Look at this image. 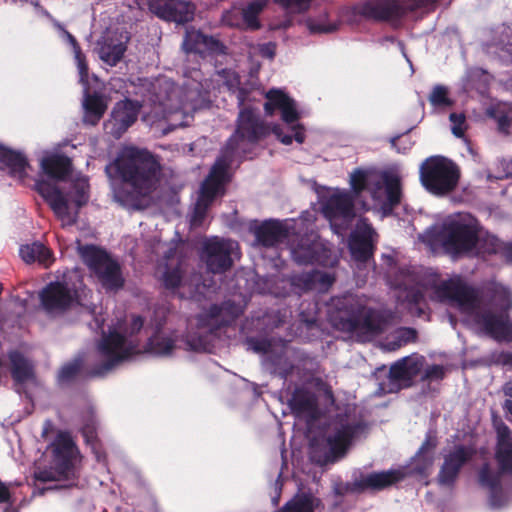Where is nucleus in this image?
Returning a JSON list of instances; mask_svg holds the SVG:
<instances>
[{"label": "nucleus", "instance_id": "nucleus-32", "mask_svg": "<svg viewBox=\"0 0 512 512\" xmlns=\"http://www.w3.org/2000/svg\"><path fill=\"white\" fill-rule=\"evenodd\" d=\"M9 358L16 390L20 393L22 386L35 382L33 365L19 352H11Z\"/></svg>", "mask_w": 512, "mask_h": 512}, {"label": "nucleus", "instance_id": "nucleus-50", "mask_svg": "<svg viewBox=\"0 0 512 512\" xmlns=\"http://www.w3.org/2000/svg\"><path fill=\"white\" fill-rule=\"evenodd\" d=\"M416 334L413 329L401 328L396 332V338L398 339L397 347L402 346L412 340H414Z\"/></svg>", "mask_w": 512, "mask_h": 512}, {"label": "nucleus", "instance_id": "nucleus-3", "mask_svg": "<svg viewBox=\"0 0 512 512\" xmlns=\"http://www.w3.org/2000/svg\"><path fill=\"white\" fill-rule=\"evenodd\" d=\"M419 239L433 252L453 258L504 253L505 245L497 237L482 230L469 213H455L435 224Z\"/></svg>", "mask_w": 512, "mask_h": 512}, {"label": "nucleus", "instance_id": "nucleus-13", "mask_svg": "<svg viewBox=\"0 0 512 512\" xmlns=\"http://www.w3.org/2000/svg\"><path fill=\"white\" fill-rule=\"evenodd\" d=\"M78 252L104 289L116 291L122 288L124 278L121 268L105 251L95 246H81L78 243Z\"/></svg>", "mask_w": 512, "mask_h": 512}, {"label": "nucleus", "instance_id": "nucleus-52", "mask_svg": "<svg viewBox=\"0 0 512 512\" xmlns=\"http://www.w3.org/2000/svg\"><path fill=\"white\" fill-rule=\"evenodd\" d=\"M82 433H83V436L86 439L87 443H90L92 445V449L94 451H96V446L94 443V440H95L94 428L92 426L87 425L86 427L83 428ZM95 453H96L97 459L100 460L101 456L98 454V452H95Z\"/></svg>", "mask_w": 512, "mask_h": 512}, {"label": "nucleus", "instance_id": "nucleus-38", "mask_svg": "<svg viewBox=\"0 0 512 512\" xmlns=\"http://www.w3.org/2000/svg\"><path fill=\"white\" fill-rule=\"evenodd\" d=\"M334 282V277L321 271L307 272L293 278V285L302 290H327Z\"/></svg>", "mask_w": 512, "mask_h": 512}, {"label": "nucleus", "instance_id": "nucleus-58", "mask_svg": "<svg viewBox=\"0 0 512 512\" xmlns=\"http://www.w3.org/2000/svg\"><path fill=\"white\" fill-rule=\"evenodd\" d=\"M503 392H504L505 396L512 398V382H507L503 386Z\"/></svg>", "mask_w": 512, "mask_h": 512}, {"label": "nucleus", "instance_id": "nucleus-27", "mask_svg": "<svg viewBox=\"0 0 512 512\" xmlns=\"http://www.w3.org/2000/svg\"><path fill=\"white\" fill-rule=\"evenodd\" d=\"M375 232L365 221L360 220L349 240L352 258L357 262H367L373 251Z\"/></svg>", "mask_w": 512, "mask_h": 512}, {"label": "nucleus", "instance_id": "nucleus-19", "mask_svg": "<svg viewBox=\"0 0 512 512\" xmlns=\"http://www.w3.org/2000/svg\"><path fill=\"white\" fill-rule=\"evenodd\" d=\"M226 313V307L214 306L209 314L200 315L197 319L199 335L192 333L187 335L186 343L188 347L194 351H210L216 328L227 322Z\"/></svg>", "mask_w": 512, "mask_h": 512}, {"label": "nucleus", "instance_id": "nucleus-9", "mask_svg": "<svg viewBox=\"0 0 512 512\" xmlns=\"http://www.w3.org/2000/svg\"><path fill=\"white\" fill-rule=\"evenodd\" d=\"M458 167L442 156H431L420 166V180L423 186L434 195L452 192L459 181Z\"/></svg>", "mask_w": 512, "mask_h": 512}, {"label": "nucleus", "instance_id": "nucleus-10", "mask_svg": "<svg viewBox=\"0 0 512 512\" xmlns=\"http://www.w3.org/2000/svg\"><path fill=\"white\" fill-rule=\"evenodd\" d=\"M265 96L267 99L264 105L266 113L272 115L275 110H279L283 122L290 125V130L294 134L293 137L284 134L279 126H275L273 133L276 135L277 139L285 145H290L293 138L298 143H303L305 139L304 128L300 124H294L300 118V112L296 102L281 89H271Z\"/></svg>", "mask_w": 512, "mask_h": 512}, {"label": "nucleus", "instance_id": "nucleus-18", "mask_svg": "<svg viewBox=\"0 0 512 512\" xmlns=\"http://www.w3.org/2000/svg\"><path fill=\"white\" fill-rule=\"evenodd\" d=\"M238 243L230 239L212 238L204 244L203 258L212 273H222L229 269L233 259L238 257Z\"/></svg>", "mask_w": 512, "mask_h": 512}, {"label": "nucleus", "instance_id": "nucleus-21", "mask_svg": "<svg viewBox=\"0 0 512 512\" xmlns=\"http://www.w3.org/2000/svg\"><path fill=\"white\" fill-rule=\"evenodd\" d=\"M352 197L346 191L334 190L323 205V213L329 220L331 228L337 234H342L353 218Z\"/></svg>", "mask_w": 512, "mask_h": 512}, {"label": "nucleus", "instance_id": "nucleus-6", "mask_svg": "<svg viewBox=\"0 0 512 512\" xmlns=\"http://www.w3.org/2000/svg\"><path fill=\"white\" fill-rule=\"evenodd\" d=\"M142 326L143 320L139 316H132L129 326L126 320L111 326L109 333L103 336L98 345L101 363L93 373L103 375L135 353L136 346L129 338L140 331Z\"/></svg>", "mask_w": 512, "mask_h": 512}, {"label": "nucleus", "instance_id": "nucleus-61", "mask_svg": "<svg viewBox=\"0 0 512 512\" xmlns=\"http://www.w3.org/2000/svg\"><path fill=\"white\" fill-rule=\"evenodd\" d=\"M4 512H17V510L14 507L9 506L5 508Z\"/></svg>", "mask_w": 512, "mask_h": 512}, {"label": "nucleus", "instance_id": "nucleus-15", "mask_svg": "<svg viewBox=\"0 0 512 512\" xmlns=\"http://www.w3.org/2000/svg\"><path fill=\"white\" fill-rule=\"evenodd\" d=\"M75 273H68L62 280L51 282L41 292L43 308L50 314H57L73 307L75 304L85 305L78 287L72 282Z\"/></svg>", "mask_w": 512, "mask_h": 512}, {"label": "nucleus", "instance_id": "nucleus-11", "mask_svg": "<svg viewBox=\"0 0 512 512\" xmlns=\"http://www.w3.org/2000/svg\"><path fill=\"white\" fill-rule=\"evenodd\" d=\"M436 0H369L358 7V13L374 20H396L408 14H424Z\"/></svg>", "mask_w": 512, "mask_h": 512}, {"label": "nucleus", "instance_id": "nucleus-54", "mask_svg": "<svg viewBox=\"0 0 512 512\" xmlns=\"http://www.w3.org/2000/svg\"><path fill=\"white\" fill-rule=\"evenodd\" d=\"M10 501V493L7 486L0 482V503H5Z\"/></svg>", "mask_w": 512, "mask_h": 512}, {"label": "nucleus", "instance_id": "nucleus-1", "mask_svg": "<svg viewBox=\"0 0 512 512\" xmlns=\"http://www.w3.org/2000/svg\"><path fill=\"white\" fill-rule=\"evenodd\" d=\"M392 285L398 291V300L407 302L412 313L423 312L420 304L424 292L431 289L433 298L455 307L463 322L476 332L498 341H512V321L507 315L512 309V294L502 284L492 283L479 295L459 276L436 282L434 278L424 280L416 271L407 270L401 271Z\"/></svg>", "mask_w": 512, "mask_h": 512}, {"label": "nucleus", "instance_id": "nucleus-48", "mask_svg": "<svg viewBox=\"0 0 512 512\" xmlns=\"http://www.w3.org/2000/svg\"><path fill=\"white\" fill-rule=\"evenodd\" d=\"M450 121L452 123V133L456 137H463L466 130L465 116L463 114L452 113L450 115Z\"/></svg>", "mask_w": 512, "mask_h": 512}, {"label": "nucleus", "instance_id": "nucleus-59", "mask_svg": "<svg viewBox=\"0 0 512 512\" xmlns=\"http://www.w3.org/2000/svg\"><path fill=\"white\" fill-rule=\"evenodd\" d=\"M503 408H504L505 412L507 414H510L511 417H512V401L511 400H506L504 405H503Z\"/></svg>", "mask_w": 512, "mask_h": 512}, {"label": "nucleus", "instance_id": "nucleus-53", "mask_svg": "<svg viewBox=\"0 0 512 512\" xmlns=\"http://www.w3.org/2000/svg\"><path fill=\"white\" fill-rule=\"evenodd\" d=\"M276 46L273 43H266L259 46V53L261 56L272 59L275 55Z\"/></svg>", "mask_w": 512, "mask_h": 512}, {"label": "nucleus", "instance_id": "nucleus-39", "mask_svg": "<svg viewBox=\"0 0 512 512\" xmlns=\"http://www.w3.org/2000/svg\"><path fill=\"white\" fill-rule=\"evenodd\" d=\"M19 253L26 263L38 262L46 267L52 263L50 250L39 242L21 246Z\"/></svg>", "mask_w": 512, "mask_h": 512}, {"label": "nucleus", "instance_id": "nucleus-12", "mask_svg": "<svg viewBox=\"0 0 512 512\" xmlns=\"http://www.w3.org/2000/svg\"><path fill=\"white\" fill-rule=\"evenodd\" d=\"M229 157L226 155L218 158L213 165L209 176L201 186L198 200L195 204L190 224L193 228L204 224L207 210L218 195L223 194L224 184L228 181Z\"/></svg>", "mask_w": 512, "mask_h": 512}, {"label": "nucleus", "instance_id": "nucleus-31", "mask_svg": "<svg viewBox=\"0 0 512 512\" xmlns=\"http://www.w3.org/2000/svg\"><path fill=\"white\" fill-rule=\"evenodd\" d=\"M495 459L502 472L512 473V432L503 423L496 425Z\"/></svg>", "mask_w": 512, "mask_h": 512}, {"label": "nucleus", "instance_id": "nucleus-2", "mask_svg": "<svg viewBox=\"0 0 512 512\" xmlns=\"http://www.w3.org/2000/svg\"><path fill=\"white\" fill-rule=\"evenodd\" d=\"M159 169L158 162L148 151L124 147L106 166L115 201L131 210L148 207L154 199Z\"/></svg>", "mask_w": 512, "mask_h": 512}, {"label": "nucleus", "instance_id": "nucleus-46", "mask_svg": "<svg viewBox=\"0 0 512 512\" xmlns=\"http://www.w3.org/2000/svg\"><path fill=\"white\" fill-rule=\"evenodd\" d=\"M429 100L435 108H447L452 105V101L448 97L447 88L441 85H437L433 88Z\"/></svg>", "mask_w": 512, "mask_h": 512}, {"label": "nucleus", "instance_id": "nucleus-41", "mask_svg": "<svg viewBox=\"0 0 512 512\" xmlns=\"http://www.w3.org/2000/svg\"><path fill=\"white\" fill-rule=\"evenodd\" d=\"M321 502L318 498L301 494L289 501L280 512H320Z\"/></svg>", "mask_w": 512, "mask_h": 512}, {"label": "nucleus", "instance_id": "nucleus-22", "mask_svg": "<svg viewBox=\"0 0 512 512\" xmlns=\"http://www.w3.org/2000/svg\"><path fill=\"white\" fill-rule=\"evenodd\" d=\"M267 0H255L246 7L233 6L222 15V23L229 27L256 30L260 27L259 14L263 11Z\"/></svg>", "mask_w": 512, "mask_h": 512}, {"label": "nucleus", "instance_id": "nucleus-36", "mask_svg": "<svg viewBox=\"0 0 512 512\" xmlns=\"http://www.w3.org/2000/svg\"><path fill=\"white\" fill-rule=\"evenodd\" d=\"M436 442L432 438H427L418 453L412 459L409 472L420 476H427L432 469L434 462V448Z\"/></svg>", "mask_w": 512, "mask_h": 512}, {"label": "nucleus", "instance_id": "nucleus-44", "mask_svg": "<svg viewBox=\"0 0 512 512\" xmlns=\"http://www.w3.org/2000/svg\"><path fill=\"white\" fill-rule=\"evenodd\" d=\"M304 23L312 34L330 33L338 28V24L336 22L328 20L327 13H322L317 18L309 17Z\"/></svg>", "mask_w": 512, "mask_h": 512}, {"label": "nucleus", "instance_id": "nucleus-51", "mask_svg": "<svg viewBox=\"0 0 512 512\" xmlns=\"http://www.w3.org/2000/svg\"><path fill=\"white\" fill-rule=\"evenodd\" d=\"M445 375L444 367L441 365H432L427 367L424 373V378L428 380H439Z\"/></svg>", "mask_w": 512, "mask_h": 512}, {"label": "nucleus", "instance_id": "nucleus-8", "mask_svg": "<svg viewBox=\"0 0 512 512\" xmlns=\"http://www.w3.org/2000/svg\"><path fill=\"white\" fill-rule=\"evenodd\" d=\"M367 184L375 204L383 211L389 213L400 202L401 176L395 170L384 171L374 175L368 171L357 169L350 175V186L355 195L363 191Z\"/></svg>", "mask_w": 512, "mask_h": 512}, {"label": "nucleus", "instance_id": "nucleus-33", "mask_svg": "<svg viewBox=\"0 0 512 512\" xmlns=\"http://www.w3.org/2000/svg\"><path fill=\"white\" fill-rule=\"evenodd\" d=\"M0 163L3 169H7L9 174L19 180H23L28 174L30 168L26 157L18 151L11 150L0 144Z\"/></svg>", "mask_w": 512, "mask_h": 512}, {"label": "nucleus", "instance_id": "nucleus-28", "mask_svg": "<svg viewBox=\"0 0 512 512\" xmlns=\"http://www.w3.org/2000/svg\"><path fill=\"white\" fill-rule=\"evenodd\" d=\"M183 49L187 53H195L205 57L224 53L225 47L218 39L190 29L186 31Z\"/></svg>", "mask_w": 512, "mask_h": 512}, {"label": "nucleus", "instance_id": "nucleus-42", "mask_svg": "<svg viewBox=\"0 0 512 512\" xmlns=\"http://www.w3.org/2000/svg\"><path fill=\"white\" fill-rule=\"evenodd\" d=\"M290 405L297 413H311L316 406L314 394L305 389H296L290 400Z\"/></svg>", "mask_w": 512, "mask_h": 512}, {"label": "nucleus", "instance_id": "nucleus-37", "mask_svg": "<svg viewBox=\"0 0 512 512\" xmlns=\"http://www.w3.org/2000/svg\"><path fill=\"white\" fill-rule=\"evenodd\" d=\"M256 242L264 246H274L287 237L286 226L279 221H267L255 231Z\"/></svg>", "mask_w": 512, "mask_h": 512}, {"label": "nucleus", "instance_id": "nucleus-60", "mask_svg": "<svg viewBox=\"0 0 512 512\" xmlns=\"http://www.w3.org/2000/svg\"><path fill=\"white\" fill-rule=\"evenodd\" d=\"M449 321H450L451 325H452L453 327H455V324H456V319H455V317H454V316H452V315H450V316H449Z\"/></svg>", "mask_w": 512, "mask_h": 512}, {"label": "nucleus", "instance_id": "nucleus-49", "mask_svg": "<svg viewBox=\"0 0 512 512\" xmlns=\"http://www.w3.org/2000/svg\"><path fill=\"white\" fill-rule=\"evenodd\" d=\"M80 367L81 362L79 360H75L73 363L63 366L59 372V379L61 381L69 380L79 371Z\"/></svg>", "mask_w": 512, "mask_h": 512}, {"label": "nucleus", "instance_id": "nucleus-45", "mask_svg": "<svg viewBox=\"0 0 512 512\" xmlns=\"http://www.w3.org/2000/svg\"><path fill=\"white\" fill-rule=\"evenodd\" d=\"M479 479L482 485L489 487L492 490V495L490 498V504L493 507H500L501 504L496 501V493L495 489L500 481V474L498 472H491L490 467L485 465L479 474Z\"/></svg>", "mask_w": 512, "mask_h": 512}, {"label": "nucleus", "instance_id": "nucleus-23", "mask_svg": "<svg viewBox=\"0 0 512 512\" xmlns=\"http://www.w3.org/2000/svg\"><path fill=\"white\" fill-rule=\"evenodd\" d=\"M128 41L127 32L107 31L97 42V54L102 62L115 66L123 58Z\"/></svg>", "mask_w": 512, "mask_h": 512}, {"label": "nucleus", "instance_id": "nucleus-14", "mask_svg": "<svg viewBox=\"0 0 512 512\" xmlns=\"http://www.w3.org/2000/svg\"><path fill=\"white\" fill-rule=\"evenodd\" d=\"M228 89L235 95L240 106L238 125L236 133L231 137L228 143V149L234 151L240 147L239 142H255L266 133V128L259 122L258 115L253 108L246 107L248 101L247 92L233 84L227 83Z\"/></svg>", "mask_w": 512, "mask_h": 512}, {"label": "nucleus", "instance_id": "nucleus-26", "mask_svg": "<svg viewBox=\"0 0 512 512\" xmlns=\"http://www.w3.org/2000/svg\"><path fill=\"white\" fill-rule=\"evenodd\" d=\"M475 451L471 447L457 446L444 454V462L438 474V482L449 486L454 483L461 467L472 458Z\"/></svg>", "mask_w": 512, "mask_h": 512}, {"label": "nucleus", "instance_id": "nucleus-43", "mask_svg": "<svg viewBox=\"0 0 512 512\" xmlns=\"http://www.w3.org/2000/svg\"><path fill=\"white\" fill-rule=\"evenodd\" d=\"M175 341L171 337H165L161 333L153 335L147 344V351L156 356H166L172 353Z\"/></svg>", "mask_w": 512, "mask_h": 512}, {"label": "nucleus", "instance_id": "nucleus-25", "mask_svg": "<svg viewBox=\"0 0 512 512\" xmlns=\"http://www.w3.org/2000/svg\"><path fill=\"white\" fill-rule=\"evenodd\" d=\"M149 8L158 17L177 23L192 20L195 10L191 3L181 0H149Z\"/></svg>", "mask_w": 512, "mask_h": 512}, {"label": "nucleus", "instance_id": "nucleus-24", "mask_svg": "<svg viewBox=\"0 0 512 512\" xmlns=\"http://www.w3.org/2000/svg\"><path fill=\"white\" fill-rule=\"evenodd\" d=\"M140 106L137 102L124 100L118 102L111 113L110 119L105 123L107 134L119 138L136 121Z\"/></svg>", "mask_w": 512, "mask_h": 512}, {"label": "nucleus", "instance_id": "nucleus-47", "mask_svg": "<svg viewBox=\"0 0 512 512\" xmlns=\"http://www.w3.org/2000/svg\"><path fill=\"white\" fill-rule=\"evenodd\" d=\"M291 13H304L310 9L313 0H274Z\"/></svg>", "mask_w": 512, "mask_h": 512}, {"label": "nucleus", "instance_id": "nucleus-7", "mask_svg": "<svg viewBox=\"0 0 512 512\" xmlns=\"http://www.w3.org/2000/svg\"><path fill=\"white\" fill-rule=\"evenodd\" d=\"M36 190L49 203L62 226H71L76 223L79 208L86 204L89 198L88 181L84 176L77 177L71 183V190L63 193L54 185L38 180Z\"/></svg>", "mask_w": 512, "mask_h": 512}, {"label": "nucleus", "instance_id": "nucleus-17", "mask_svg": "<svg viewBox=\"0 0 512 512\" xmlns=\"http://www.w3.org/2000/svg\"><path fill=\"white\" fill-rule=\"evenodd\" d=\"M67 37L73 46L75 60L79 72L80 82L84 85V122L95 125L104 115L107 109L106 100L99 95H90L88 93V67L84 56L82 55L80 48L78 47L76 40L72 35L67 33Z\"/></svg>", "mask_w": 512, "mask_h": 512}, {"label": "nucleus", "instance_id": "nucleus-20", "mask_svg": "<svg viewBox=\"0 0 512 512\" xmlns=\"http://www.w3.org/2000/svg\"><path fill=\"white\" fill-rule=\"evenodd\" d=\"M54 463L56 470L49 475H44V480H61L70 479L75 476L74 461L77 449L73 439L68 433H60L56 437L54 443Z\"/></svg>", "mask_w": 512, "mask_h": 512}, {"label": "nucleus", "instance_id": "nucleus-56", "mask_svg": "<svg viewBox=\"0 0 512 512\" xmlns=\"http://www.w3.org/2000/svg\"><path fill=\"white\" fill-rule=\"evenodd\" d=\"M78 293L82 295V302L85 304L82 306L88 308V310H91V312H94V309H91V307H89L85 301L87 295L89 294V291H87L85 288L78 287Z\"/></svg>", "mask_w": 512, "mask_h": 512}, {"label": "nucleus", "instance_id": "nucleus-35", "mask_svg": "<svg viewBox=\"0 0 512 512\" xmlns=\"http://www.w3.org/2000/svg\"><path fill=\"white\" fill-rule=\"evenodd\" d=\"M424 364V357L418 355H412L405 357L390 368V378L397 381H409L414 378Z\"/></svg>", "mask_w": 512, "mask_h": 512}, {"label": "nucleus", "instance_id": "nucleus-16", "mask_svg": "<svg viewBox=\"0 0 512 512\" xmlns=\"http://www.w3.org/2000/svg\"><path fill=\"white\" fill-rule=\"evenodd\" d=\"M185 264L176 249L170 248L166 252L165 263L158 267V274L163 285L170 290L178 291L180 297H195L200 286L194 280L185 277Z\"/></svg>", "mask_w": 512, "mask_h": 512}, {"label": "nucleus", "instance_id": "nucleus-55", "mask_svg": "<svg viewBox=\"0 0 512 512\" xmlns=\"http://www.w3.org/2000/svg\"><path fill=\"white\" fill-rule=\"evenodd\" d=\"M78 293L82 295V302L85 304L82 306L88 308V310H91V312H94V309H91V307H89L85 301L87 295L89 294V291H87L85 288L78 287Z\"/></svg>", "mask_w": 512, "mask_h": 512}, {"label": "nucleus", "instance_id": "nucleus-62", "mask_svg": "<svg viewBox=\"0 0 512 512\" xmlns=\"http://www.w3.org/2000/svg\"><path fill=\"white\" fill-rule=\"evenodd\" d=\"M255 350H257V351L258 350H265V348L264 347H255Z\"/></svg>", "mask_w": 512, "mask_h": 512}, {"label": "nucleus", "instance_id": "nucleus-29", "mask_svg": "<svg viewBox=\"0 0 512 512\" xmlns=\"http://www.w3.org/2000/svg\"><path fill=\"white\" fill-rule=\"evenodd\" d=\"M357 430L358 427L349 424L336 426L325 440L327 459L344 455Z\"/></svg>", "mask_w": 512, "mask_h": 512}, {"label": "nucleus", "instance_id": "nucleus-4", "mask_svg": "<svg viewBox=\"0 0 512 512\" xmlns=\"http://www.w3.org/2000/svg\"><path fill=\"white\" fill-rule=\"evenodd\" d=\"M201 72L194 70L186 77L190 80L183 86H175L168 79L158 80L159 92L156 94L152 111L144 116L151 125L159 124L164 134L188 125L192 113L202 107L206 101L208 84L200 82Z\"/></svg>", "mask_w": 512, "mask_h": 512}, {"label": "nucleus", "instance_id": "nucleus-34", "mask_svg": "<svg viewBox=\"0 0 512 512\" xmlns=\"http://www.w3.org/2000/svg\"><path fill=\"white\" fill-rule=\"evenodd\" d=\"M42 172L53 179H64L71 168L70 159L58 152H45L40 159Z\"/></svg>", "mask_w": 512, "mask_h": 512}, {"label": "nucleus", "instance_id": "nucleus-40", "mask_svg": "<svg viewBox=\"0 0 512 512\" xmlns=\"http://www.w3.org/2000/svg\"><path fill=\"white\" fill-rule=\"evenodd\" d=\"M406 472L401 469L372 473L363 480L366 487L383 489L404 478Z\"/></svg>", "mask_w": 512, "mask_h": 512}, {"label": "nucleus", "instance_id": "nucleus-30", "mask_svg": "<svg viewBox=\"0 0 512 512\" xmlns=\"http://www.w3.org/2000/svg\"><path fill=\"white\" fill-rule=\"evenodd\" d=\"M326 249L323 243L316 235L312 234L306 238H302L296 246L291 247V255L293 259L299 263L323 262Z\"/></svg>", "mask_w": 512, "mask_h": 512}, {"label": "nucleus", "instance_id": "nucleus-57", "mask_svg": "<svg viewBox=\"0 0 512 512\" xmlns=\"http://www.w3.org/2000/svg\"><path fill=\"white\" fill-rule=\"evenodd\" d=\"M503 255L512 262V243L505 245V250Z\"/></svg>", "mask_w": 512, "mask_h": 512}, {"label": "nucleus", "instance_id": "nucleus-5", "mask_svg": "<svg viewBox=\"0 0 512 512\" xmlns=\"http://www.w3.org/2000/svg\"><path fill=\"white\" fill-rule=\"evenodd\" d=\"M329 319L337 330L350 333L361 342L370 340L384 328L379 314L367 308V299L354 294L332 298Z\"/></svg>", "mask_w": 512, "mask_h": 512}]
</instances>
